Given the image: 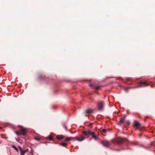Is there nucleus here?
I'll return each instance as SVG.
<instances>
[{
  "label": "nucleus",
  "mask_w": 155,
  "mask_h": 155,
  "mask_svg": "<svg viewBox=\"0 0 155 155\" xmlns=\"http://www.w3.org/2000/svg\"><path fill=\"white\" fill-rule=\"evenodd\" d=\"M85 137L83 135H80V137H66L65 140L66 141H69L72 140H76L79 141H81L84 140Z\"/></svg>",
  "instance_id": "f257e3e1"
},
{
  "label": "nucleus",
  "mask_w": 155,
  "mask_h": 155,
  "mask_svg": "<svg viewBox=\"0 0 155 155\" xmlns=\"http://www.w3.org/2000/svg\"><path fill=\"white\" fill-rule=\"evenodd\" d=\"M105 106V104L103 101H100L98 102L97 106L99 110H104Z\"/></svg>",
  "instance_id": "f03ea898"
},
{
  "label": "nucleus",
  "mask_w": 155,
  "mask_h": 155,
  "mask_svg": "<svg viewBox=\"0 0 155 155\" xmlns=\"http://www.w3.org/2000/svg\"><path fill=\"white\" fill-rule=\"evenodd\" d=\"M127 141V139L126 138H122L121 137H118L115 140V142L118 144L123 143L125 141Z\"/></svg>",
  "instance_id": "7ed1b4c3"
},
{
  "label": "nucleus",
  "mask_w": 155,
  "mask_h": 155,
  "mask_svg": "<svg viewBox=\"0 0 155 155\" xmlns=\"http://www.w3.org/2000/svg\"><path fill=\"white\" fill-rule=\"evenodd\" d=\"M19 127L21 128L19 130V131L21 133V135H22L23 136L25 135L27 132V129L21 126H19Z\"/></svg>",
  "instance_id": "20e7f679"
},
{
  "label": "nucleus",
  "mask_w": 155,
  "mask_h": 155,
  "mask_svg": "<svg viewBox=\"0 0 155 155\" xmlns=\"http://www.w3.org/2000/svg\"><path fill=\"white\" fill-rule=\"evenodd\" d=\"M149 85L145 81H142L139 83L138 87H143L147 86Z\"/></svg>",
  "instance_id": "39448f33"
},
{
  "label": "nucleus",
  "mask_w": 155,
  "mask_h": 155,
  "mask_svg": "<svg viewBox=\"0 0 155 155\" xmlns=\"http://www.w3.org/2000/svg\"><path fill=\"white\" fill-rule=\"evenodd\" d=\"M91 132L89 130L88 131H82V133L85 136H88L90 135Z\"/></svg>",
  "instance_id": "423d86ee"
},
{
  "label": "nucleus",
  "mask_w": 155,
  "mask_h": 155,
  "mask_svg": "<svg viewBox=\"0 0 155 155\" xmlns=\"http://www.w3.org/2000/svg\"><path fill=\"white\" fill-rule=\"evenodd\" d=\"M134 126L136 127L137 128H140L141 127V124L137 121H135L134 123Z\"/></svg>",
  "instance_id": "0eeeda50"
},
{
  "label": "nucleus",
  "mask_w": 155,
  "mask_h": 155,
  "mask_svg": "<svg viewBox=\"0 0 155 155\" xmlns=\"http://www.w3.org/2000/svg\"><path fill=\"white\" fill-rule=\"evenodd\" d=\"M93 112V110L91 108H88L85 110L84 113L85 114H89L92 113Z\"/></svg>",
  "instance_id": "6e6552de"
},
{
  "label": "nucleus",
  "mask_w": 155,
  "mask_h": 155,
  "mask_svg": "<svg viewBox=\"0 0 155 155\" xmlns=\"http://www.w3.org/2000/svg\"><path fill=\"white\" fill-rule=\"evenodd\" d=\"M102 143L106 147H108L110 146L109 142L107 140H103L102 141Z\"/></svg>",
  "instance_id": "1a4fd4ad"
},
{
  "label": "nucleus",
  "mask_w": 155,
  "mask_h": 155,
  "mask_svg": "<svg viewBox=\"0 0 155 155\" xmlns=\"http://www.w3.org/2000/svg\"><path fill=\"white\" fill-rule=\"evenodd\" d=\"M90 135L92 136V138H94L95 140H98V137L94 132H91Z\"/></svg>",
  "instance_id": "9d476101"
},
{
  "label": "nucleus",
  "mask_w": 155,
  "mask_h": 155,
  "mask_svg": "<svg viewBox=\"0 0 155 155\" xmlns=\"http://www.w3.org/2000/svg\"><path fill=\"white\" fill-rule=\"evenodd\" d=\"M126 117H121L120 118V123H124V120L125 119Z\"/></svg>",
  "instance_id": "9b49d317"
},
{
  "label": "nucleus",
  "mask_w": 155,
  "mask_h": 155,
  "mask_svg": "<svg viewBox=\"0 0 155 155\" xmlns=\"http://www.w3.org/2000/svg\"><path fill=\"white\" fill-rule=\"evenodd\" d=\"M19 148L20 150L21 151V155H25V152L24 151V150H22V148H21V147L19 146Z\"/></svg>",
  "instance_id": "f8f14e48"
},
{
  "label": "nucleus",
  "mask_w": 155,
  "mask_h": 155,
  "mask_svg": "<svg viewBox=\"0 0 155 155\" xmlns=\"http://www.w3.org/2000/svg\"><path fill=\"white\" fill-rule=\"evenodd\" d=\"M64 137V136L62 135H58L56 137L58 139H61L63 138Z\"/></svg>",
  "instance_id": "ddd939ff"
},
{
  "label": "nucleus",
  "mask_w": 155,
  "mask_h": 155,
  "mask_svg": "<svg viewBox=\"0 0 155 155\" xmlns=\"http://www.w3.org/2000/svg\"><path fill=\"white\" fill-rule=\"evenodd\" d=\"M59 144L60 145L64 147H66L67 145V144L65 143H61Z\"/></svg>",
  "instance_id": "4468645a"
},
{
  "label": "nucleus",
  "mask_w": 155,
  "mask_h": 155,
  "mask_svg": "<svg viewBox=\"0 0 155 155\" xmlns=\"http://www.w3.org/2000/svg\"><path fill=\"white\" fill-rule=\"evenodd\" d=\"M100 131L101 133H102L103 132L104 133H106L107 132V130L106 129H101Z\"/></svg>",
  "instance_id": "2eb2a0df"
},
{
  "label": "nucleus",
  "mask_w": 155,
  "mask_h": 155,
  "mask_svg": "<svg viewBox=\"0 0 155 155\" xmlns=\"http://www.w3.org/2000/svg\"><path fill=\"white\" fill-rule=\"evenodd\" d=\"M45 76L43 74H41L39 76V79H44Z\"/></svg>",
  "instance_id": "dca6fc26"
},
{
  "label": "nucleus",
  "mask_w": 155,
  "mask_h": 155,
  "mask_svg": "<svg viewBox=\"0 0 155 155\" xmlns=\"http://www.w3.org/2000/svg\"><path fill=\"white\" fill-rule=\"evenodd\" d=\"M47 140H53V138L51 135H49L48 137H47Z\"/></svg>",
  "instance_id": "f3484780"
},
{
  "label": "nucleus",
  "mask_w": 155,
  "mask_h": 155,
  "mask_svg": "<svg viewBox=\"0 0 155 155\" xmlns=\"http://www.w3.org/2000/svg\"><path fill=\"white\" fill-rule=\"evenodd\" d=\"M89 86L90 87H92V86H94V87H96V89H98L100 87V86H97V87H96L95 86H94V85L93 84H90V85H89Z\"/></svg>",
  "instance_id": "a211bd4d"
},
{
  "label": "nucleus",
  "mask_w": 155,
  "mask_h": 155,
  "mask_svg": "<svg viewBox=\"0 0 155 155\" xmlns=\"http://www.w3.org/2000/svg\"><path fill=\"white\" fill-rule=\"evenodd\" d=\"M12 147L13 148H14L15 150L17 151H18V148L16 147V146L15 145H13L12 146Z\"/></svg>",
  "instance_id": "6ab92c4d"
},
{
  "label": "nucleus",
  "mask_w": 155,
  "mask_h": 155,
  "mask_svg": "<svg viewBox=\"0 0 155 155\" xmlns=\"http://www.w3.org/2000/svg\"><path fill=\"white\" fill-rule=\"evenodd\" d=\"M15 133L18 136H20L21 135V133L20 131L19 132L15 131Z\"/></svg>",
  "instance_id": "aec40b11"
},
{
  "label": "nucleus",
  "mask_w": 155,
  "mask_h": 155,
  "mask_svg": "<svg viewBox=\"0 0 155 155\" xmlns=\"http://www.w3.org/2000/svg\"><path fill=\"white\" fill-rule=\"evenodd\" d=\"M35 139L37 140H38V141H40L41 140V139L40 138H35Z\"/></svg>",
  "instance_id": "412c9836"
},
{
  "label": "nucleus",
  "mask_w": 155,
  "mask_h": 155,
  "mask_svg": "<svg viewBox=\"0 0 155 155\" xmlns=\"http://www.w3.org/2000/svg\"><path fill=\"white\" fill-rule=\"evenodd\" d=\"M130 79V78H127L126 79L127 80V81H129Z\"/></svg>",
  "instance_id": "4be33fe9"
},
{
  "label": "nucleus",
  "mask_w": 155,
  "mask_h": 155,
  "mask_svg": "<svg viewBox=\"0 0 155 155\" xmlns=\"http://www.w3.org/2000/svg\"><path fill=\"white\" fill-rule=\"evenodd\" d=\"M64 128L65 129V130H67V129H68V128H67V127H66V126H64Z\"/></svg>",
  "instance_id": "5701e85b"
},
{
  "label": "nucleus",
  "mask_w": 155,
  "mask_h": 155,
  "mask_svg": "<svg viewBox=\"0 0 155 155\" xmlns=\"http://www.w3.org/2000/svg\"><path fill=\"white\" fill-rule=\"evenodd\" d=\"M127 124L128 125H129L130 124V122L129 121H127Z\"/></svg>",
  "instance_id": "b1692460"
},
{
  "label": "nucleus",
  "mask_w": 155,
  "mask_h": 155,
  "mask_svg": "<svg viewBox=\"0 0 155 155\" xmlns=\"http://www.w3.org/2000/svg\"><path fill=\"white\" fill-rule=\"evenodd\" d=\"M28 150H24V151L25 152V153L27 152H28Z\"/></svg>",
  "instance_id": "393cba45"
},
{
  "label": "nucleus",
  "mask_w": 155,
  "mask_h": 155,
  "mask_svg": "<svg viewBox=\"0 0 155 155\" xmlns=\"http://www.w3.org/2000/svg\"><path fill=\"white\" fill-rule=\"evenodd\" d=\"M150 145H151V146L153 145V143L152 142H151L150 143Z\"/></svg>",
  "instance_id": "a878e982"
},
{
  "label": "nucleus",
  "mask_w": 155,
  "mask_h": 155,
  "mask_svg": "<svg viewBox=\"0 0 155 155\" xmlns=\"http://www.w3.org/2000/svg\"><path fill=\"white\" fill-rule=\"evenodd\" d=\"M137 87H129V88H136Z\"/></svg>",
  "instance_id": "bb28decb"
},
{
  "label": "nucleus",
  "mask_w": 155,
  "mask_h": 155,
  "mask_svg": "<svg viewBox=\"0 0 155 155\" xmlns=\"http://www.w3.org/2000/svg\"><path fill=\"white\" fill-rule=\"evenodd\" d=\"M154 146H155V144H154Z\"/></svg>",
  "instance_id": "cd10ccee"
}]
</instances>
